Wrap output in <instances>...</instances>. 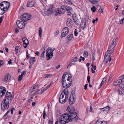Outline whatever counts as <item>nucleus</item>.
<instances>
[{
  "mask_svg": "<svg viewBox=\"0 0 124 124\" xmlns=\"http://www.w3.org/2000/svg\"><path fill=\"white\" fill-rule=\"evenodd\" d=\"M64 94H65V96L67 95L68 97L69 92L68 89H64L63 92L61 93L60 97H61L62 98H64Z\"/></svg>",
  "mask_w": 124,
  "mask_h": 124,
  "instance_id": "ddd939ff",
  "label": "nucleus"
},
{
  "mask_svg": "<svg viewBox=\"0 0 124 124\" xmlns=\"http://www.w3.org/2000/svg\"><path fill=\"white\" fill-rule=\"evenodd\" d=\"M46 12H47L45 10H43L41 12L42 14L44 16H46L47 15V13H46Z\"/></svg>",
  "mask_w": 124,
  "mask_h": 124,
  "instance_id": "c9c22d12",
  "label": "nucleus"
},
{
  "mask_svg": "<svg viewBox=\"0 0 124 124\" xmlns=\"http://www.w3.org/2000/svg\"><path fill=\"white\" fill-rule=\"evenodd\" d=\"M95 53H93L92 54V60L94 61L95 59Z\"/></svg>",
  "mask_w": 124,
  "mask_h": 124,
  "instance_id": "5fc2aeb1",
  "label": "nucleus"
},
{
  "mask_svg": "<svg viewBox=\"0 0 124 124\" xmlns=\"http://www.w3.org/2000/svg\"><path fill=\"white\" fill-rule=\"evenodd\" d=\"M116 46V45H115L114 47H113V48L110 51V52L109 53V54H113L114 53V48H115V46Z\"/></svg>",
  "mask_w": 124,
  "mask_h": 124,
  "instance_id": "4c0bfd02",
  "label": "nucleus"
},
{
  "mask_svg": "<svg viewBox=\"0 0 124 124\" xmlns=\"http://www.w3.org/2000/svg\"><path fill=\"white\" fill-rule=\"evenodd\" d=\"M75 109L70 111V120L72 121L73 120H76L78 118L77 113Z\"/></svg>",
  "mask_w": 124,
  "mask_h": 124,
  "instance_id": "20e7f679",
  "label": "nucleus"
},
{
  "mask_svg": "<svg viewBox=\"0 0 124 124\" xmlns=\"http://www.w3.org/2000/svg\"><path fill=\"white\" fill-rule=\"evenodd\" d=\"M53 122L52 120H50L48 122V124H52Z\"/></svg>",
  "mask_w": 124,
  "mask_h": 124,
  "instance_id": "774afa93",
  "label": "nucleus"
},
{
  "mask_svg": "<svg viewBox=\"0 0 124 124\" xmlns=\"http://www.w3.org/2000/svg\"><path fill=\"white\" fill-rule=\"evenodd\" d=\"M6 91L4 87L2 86L0 87V98L2 97Z\"/></svg>",
  "mask_w": 124,
  "mask_h": 124,
  "instance_id": "f8f14e48",
  "label": "nucleus"
},
{
  "mask_svg": "<svg viewBox=\"0 0 124 124\" xmlns=\"http://www.w3.org/2000/svg\"><path fill=\"white\" fill-rule=\"evenodd\" d=\"M71 10L72 8L67 5H63L61 6V8H59L56 9L55 15L57 16L59 14H64L65 11L67 13L71 14Z\"/></svg>",
  "mask_w": 124,
  "mask_h": 124,
  "instance_id": "f03ea898",
  "label": "nucleus"
},
{
  "mask_svg": "<svg viewBox=\"0 0 124 124\" xmlns=\"http://www.w3.org/2000/svg\"><path fill=\"white\" fill-rule=\"evenodd\" d=\"M124 23V18H123L119 21L118 23L119 24H123Z\"/></svg>",
  "mask_w": 124,
  "mask_h": 124,
  "instance_id": "79ce46f5",
  "label": "nucleus"
},
{
  "mask_svg": "<svg viewBox=\"0 0 124 124\" xmlns=\"http://www.w3.org/2000/svg\"><path fill=\"white\" fill-rule=\"evenodd\" d=\"M103 9V6H102L100 7L99 10V11L101 13H102Z\"/></svg>",
  "mask_w": 124,
  "mask_h": 124,
  "instance_id": "58836bf2",
  "label": "nucleus"
},
{
  "mask_svg": "<svg viewBox=\"0 0 124 124\" xmlns=\"http://www.w3.org/2000/svg\"><path fill=\"white\" fill-rule=\"evenodd\" d=\"M77 29H75L74 32V35L75 36H77L78 34V33L77 32Z\"/></svg>",
  "mask_w": 124,
  "mask_h": 124,
  "instance_id": "37998d69",
  "label": "nucleus"
},
{
  "mask_svg": "<svg viewBox=\"0 0 124 124\" xmlns=\"http://www.w3.org/2000/svg\"><path fill=\"white\" fill-rule=\"evenodd\" d=\"M7 10V9H5L3 8L2 9L0 7V15H3Z\"/></svg>",
  "mask_w": 124,
  "mask_h": 124,
  "instance_id": "b1692460",
  "label": "nucleus"
},
{
  "mask_svg": "<svg viewBox=\"0 0 124 124\" xmlns=\"http://www.w3.org/2000/svg\"><path fill=\"white\" fill-rule=\"evenodd\" d=\"M77 57H76L74 58L73 59H72L71 61L73 62H75L77 61Z\"/></svg>",
  "mask_w": 124,
  "mask_h": 124,
  "instance_id": "c03bdc74",
  "label": "nucleus"
},
{
  "mask_svg": "<svg viewBox=\"0 0 124 124\" xmlns=\"http://www.w3.org/2000/svg\"><path fill=\"white\" fill-rule=\"evenodd\" d=\"M19 48V47L18 46H16V47H15V50L16 51V52L17 54L18 53V50Z\"/></svg>",
  "mask_w": 124,
  "mask_h": 124,
  "instance_id": "603ef678",
  "label": "nucleus"
},
{
  "mask_svg": "<svg viewBox=\"0 0 124 124\" xmlns=\"http://www.w3.org/2000/svg\"><path fill=\"white\" fill-rule=\"evenodd\" d=\"M34 5V2L32 0H29L27 6L28 7H31L33 6Z\"/></svg>",
  "mask_w": 124,
  "mask_h": 124,
  "instance_id": "aec40b11",
  "label": "nucleus"
},
{
  "mask_svg": "<svg viewBox=\"0 0 124 124\" xmlns=\"http://www.w3.org/2000/svg\"><path fill=\"white\" fill-rule=\"evenodd\" d=\"M9 97H11V93L9 92L8 91H7L6 95L5 98V99H7V100H9Z\"/></svg>",
  "mask_w": 124,
  "mask_h": 124,
  "instance_id": "5701e85b",
  "label": "nucleus"
},
{
  "mask_svg": "<svg viewBox=\"0 0 124 124\" xmlns=\"http://www.w3.org/2000/svg\"><path fill=\"white\" fill-rule=\"evenodd\" d=\"M19 31V29L17 28H16L15 30V33H17Z\"/></svg>",
  "mask_w": 124,
  "mask_h": 124,
  "instance_id": "0e129e2a",
  "label": "nucleus"
},
{
  "mask_svg": "<svg viewBox=\"0 0 124 124\" xmlns=\"http://www.w3.org/2000/svg\"><path fill=\"white\" fill-rule=\"evenodd\" d=\"M75 93L74 92V91H72L71 93V95L70 96V97H72V96H74V94H75Z\"/></svg>",
  "mask_w": 124,
  "mask_h": 124,
  "instance_id": "3c124183",
  "label": "nucleus"
},
{
  "mask_svg": "<svg viewBox=\"0 0 124 124\" xmlns=\"http://www.w3.org/2000/svg\"><path fill=\"white\" fill-rule=\"evenodd\" d=\"M68 34H66L65 33V32H63L62 30V33H61V37H65Z\"/></svg>",
  "mask_w": 124,
  "mask_h": 124,
  "instance_id": "f704fd0d",
  "label": "nucleus"
},
{
  "mask_svg": "<svg viewBox=\"0 0 124 124\" xmlns=\"http://www.w3.org/2000/svg\"><path fill=\"white\" fill-rule=\"evenodd\" d=\"M23 78V77L21 75H20L18 77V81H20Z\"/></svg>",
  "mask_w": 124,
  "mask_h": 124,
  "instance_id": "4d7b16f0",
  "label": "nucleus"
},
{
  "mask_svg": "<svg viewBox=\"0 0 124 124\" xmlns=\"http://www.w3.org/2000/svg\"><path fill=\"white\" fill-rule=\"evenodd\" d=\"M42 28L41 27L39 28V36L40 37H41V35L42 33Z\"/></svg>",
  "mask_w": 124,
  "mask_h": 124,
  "instance_id": "e433bc0d",
  "label": "nucleus"
},
{
  "mask_svg": "<svg viewBox=\"0 0 124 124\" xmlns=\"http://www.w3.org/2000/svg\"><path fill=\"white\" fill-rule=\"evenodd\" d=\"M72 16V17L73 18V20L75 19V18L76 19L78 18V17L76 16V15L75 14L73 15Z\"/></svg>",
  "mask_w": 124,
  "mask_h": 124,
  "instance_id": "bf43d9fd",
  "label": "nucleus"
},
{
  "mask_svg": "<svg viewBox=\"0 0 124 124\" xmlns=\"http://www.w3.org/2000/svg\"><path fill=\"white\" fill-rule=\"evenodd\" d=\"M26 73V71H23L22 72L21 74L20 75H21V76H22L23 77V76L24 75V74H25Z\"/></svg>",
  "mask_w": 124,
  "mask_h": 124,
  "instance_id": "052dcab7",
  "label": "nucleus"
},
{
  "mask_svg": "<svg viewBox=\"0 0 124 124\" xmlns=\"http://www.w3.org/2000/svg\"><path fill=\"white\" fill-rule=\"evenodd\" d=\"M62 87L65 88V89H68L67 88L70 87L72 84V79H71V81L69 82H70V83H68V84H67V83H66V84L65 86H64V85H63L64 82V81H63V80H62Z\"/></svg>",
  "mask_w": 124,
  "mask_h": 124,
  "instance_id": "9d476101",
  "label": "nucleus"
},
{
  "mask_svg": "<svg viewBox=\"0 0 124 124\" xmlns=\"http://www.w3.org/2000/svg\"><path fill=\"white\" fill-rule=\"evenodd\" d=\"M70 115L68 113H65L60 116L61 117L66 120V123H68L69 121H70Z\"/></svg>",
  "mask_w": 124,
  "mask_h": 124,
  "instance_id": "0eeeda50",
  "label": "nucleus"
},
{
  "mask_svg": "<svg viewBox=\"0 0 124 124\" xmlns=\"http://www.w3.org/2000/svg\"><path fill=\"white\" fill-rule=\"evenodd\" d=\"M119 87L122 88L123 91L124 92V84H123L121 86L120 85Z\"/></svg>",
  "mask_w": 124,
  "mask_h": 124,
  "instance_id": "6e6d98bb",
  "label": "nucleus"
},
{
  "mask_svg": "<svg viewBox=\"0 0 124 124\" xmlns=\"http://www.w3.org/2000/svg\"><path fill=\"white\" fill-rule=\"evenodd\" d=\"M31 58V60L30 61V64L32 65L34 64V62H35V57H30Z\"/></svg>",
  "mask_w": 124,
  "mask_h": 124,
  "instance_id": "412c9836",
  "label": "nucleus"
},
{
  "mask_svg": "<svg viewBox=\"0 0 124 124\" xmlns=\"http://www.w3.org/2000/svg\"><path fill=\"white\" fill-rule=\"evenodd\" d=\"M62 30L63 32H65L66 34H68L69 32V28L67 27H65Z\"/></svg>",
  "mask_w": 124,
  "mask_h": 124,
  "instance_id": "bb28decb",
  "label": "nucleus"
},
{
  "mask_svg": "<svg viewBox=\"0 0 124 124\" xmlns=\"http://www.w3.org/2000/svg\"><path fill=\"white\" fill-rule=\"evenodd\" d=\"M119 78V79L117 80L118 81V85H120L121 83L122 82H124V81L123 80V79L122 78Z\"/></svg>",
  "mask_w": 124,
  "mask_h": 124,
  "instance_id": "c85d7f7f",
  "label": "nucleus"
},
{
  "mask_svg": "<svg viewBox=\"0 0 124 124\" xmlns=\"http://www.w3.org/2000/svg\"><path fill=\"white\" fill-rule=\"evenodd\" d=\"M22 40L23 42L24 47L26 48L29 44V41L25 37H23L22 38Z\"/></svg>",
  "mask_w": 124,
  "mask_h": 124,
  "instance_id": "9b49d317",
  "label": "nucleus"
},
{
  "mask_svg": "<svg viewBox=\"0 0 124 124\" xmlns=\"http://www.w3.org/2000/svg\"><path fill=\"white\" fill-rule=\"evenodd\" d=\"M39 90H38L35 93L36 94H41V92H39Z\"/></svg>",
  "mask_w": 124,
  "mask_h": 124,
  "instance_id": "e2e57ef3",
  "label": "nucleus"
},
{
  "mask_svg": "<svg viewBox=\"0 0 124 124\" xmlns=\"http://www.w3.org/2000/svg\"><path fill=\"white\" fill-rule=\"evenodd\" d=\"M74 22L75 23V24L77 25H78L79 23V20L78 19V18H75L73 19Z\"/></svg>",
  "mask_w": 124,
  "mask_h": 124,
  "instance_id": "a878e982",
  "label": "nucleus"
},
{
  "mask_svg": "<svg viewBox=\"0 0 124 124\" xmlns=\"http://www.w3.org/2000/svg\"><path fill=\"white\" fill-rule=\"evenodd\" d=\"M86 19L83 18H82L81 20L80 26L82 29L84 30L86 28Z\"/></svg>",
  "mask_w": 124,
  "mask_h": 124,
  "instance_id": "1a4fd4ad",
  "label": "nucleus"
},
{
  "mask_svg": "<svg viewBox=\"0 0 124 124\" xmlns=\"http://www.w3.org/2000/svg\"><path fill=\"white\" fill-rule=\"evenodd\" d=\"M59 33V32L57 30L56 31L55 33V36H57L58 35Z\"/></svg>",
  "mask_w": 124,
  "mask_h": 124,
  "instance_id": "69168bd1",
  "label": "nucleus"
},
{
  "mask_svg": "<svg viewBox=\"0 0 124 124\" xmlns=\"http://www.w3.org/2000/svg\"><path fill=\"white\" fill-rule=\"evenodd\" d=\"M74 109H72V108L71 107V108H70L69 107L67 108V111H68L69 112V113H70V111H72L73 110H74Z\"/></svg>",
  "mask_w": 124,
  "mask_h": 124,
  "instance_id": "49530a36",
  "label": "nucleus"
},
{
  "mask_svg": "<svg viewBox=\"0 0 124 124\" xmlns=\"http://www.w3.org/2000/svg\"><path fill=\"white\" fill-rule=\"evenodd\" d=\"M105 79H106L105 78H103V80H102V82H101V83L100 87H101L102 85L104 83V82L106 81Z\"/></svg>",
  "mask_w": 124,
  "mask_h": 124,
  "instance_id": "a19ab883",
  "label": "nucleus"
},
{
  "mask_svg": "<svg viewBox=\"0 0 124 124\" xmlns=\"http://www.w3.org/2000/svg\"><path fill=\"white\" fill-rule=\"evenodd\" d=\"M66 3L70 4H72V3L71 2V0H64Z\"/></svg>",
  "mask_w": 124,
  "mask_h": 124,
  "instance_id": "ea45409f",
  "label": "nucleus"
},
{
  "mask_svg": "<svg viewBox=\"0 0 124 124\" xmlns=\"http://www.w3.org/2000/svg\"><path fill=\"white\" fill-rule=\"evenodd\" d=\"M111 54H106V53L103 63L105 64L107 63L109 60V62H110L111 60V57H110V56H111Z\"/></svg>",
  "mask_w": 124,
  "mask_h": 124,
  "instance_id": "423d86ee",
  "label": "nucleus"
},
{
  "mask_svg": "<svg viewBox=\"0 0 124 124\" xmlns=\"http://www.w3.org/2000/svg\"><path fill=\"white\" fill-rule=\"evenodd\" d=\"M9 100H6L5 99L2 101L1 104V109L2 111L4 112L8 109L9 105Z\"/></svg>",
  "mask_w": 124,
  "mask_h": 124,
  "instance_id": "7ed1b4c3",
  "label": "nucleus"
},
{
  "mask_svg": "<svg viewBox=\"0 0 124 124\" xmlns=\"http://www.w3.org/2000/svg\"><path fill=\"white\" fill-rule=\"evenodd\" d=\"M92 11L93 12H94L96 11L95 7L94 6H93L91 8Z\"/></svg>",
  "mask_w": 124,
  "mask_h": 124,
  "instance_id": "8fccbe9b",
  "label": "nucleus"
},
{
  "mask_svg": "<svg viewBox=\"0 0 124 124\" xmlns=\"http://www.w3.org/2000/svg\"><path fill=\"white\" fill-rule=\"evenodd\" d=\"M46 112L45 110H44L43 114V118L44 119L46 118Z\"/></svg>",
  "mask_w": 124,
  "mask_h": 124,
  "instance_id": "a18cd8bd",
  "label": "nucleus"
},
{
  "mask_svg": "<svg viewBox=\"0 0 124 124\" xmlns=\"http://www.w3.org/2000/svg\"><path fill=\"white\" fill-rule=\"evenodd\" d=\"M4 64V62L2 60H0V66Z\"/></svg>",
  "mask_w": 124,
  "mask_h": 124,
  "instance_id": "680f3d73",
  "label": "nucleus"
},
{
  "mask_svg": "<svg viewBox=\"0 0 124 124\" xmlns=\"http://www.w3.org/2000/svg\"><path fill=\"white\" fill-rule=\"evenodd\" d=\"M118 81L117 80L116 81L114 82V85H118Z\"/></svg>",
  "mask_w": 124,
  "mask_h": 124,
  "instance_id": "338daca9",
  "label": "nucleus"
},
{
  "mask_svg": "<svg viewBox=\"0 0 124 124\" xmlns=\"http://www.w3.org/2000/svg\"><path fill=\"white\" fill-rule=\"evenodd\" d=\"M10 78V75H9V74H6L4 77V81L5 82H8Z\"/></svg>",
  "mask_w": 124,
  "mask_h": 124,
  "instance_id": "4468645a",
  "label": "nucleus"
},
{
  "mask_svg": "<svg viewBox=\"0 0 124 124\" xmlns=\"http://www.w3.org/2000/svg\"><path fill=\"white\" fill-rule=\"evenodd\" d=\"M101 121L100 119H99L96 121V124H101Z\"/></svg>",
  "mask_w": 124,
  "mask_h": 124,
  "instance_id": "09e8293b",
  "label": "nucleus"
},
{
  "mask_svg": "<svg viewBox=\"0 0 124 124\" xmlns=\"http://www.w3.org/2000/svg\"><path fill=\"white\" fill-rule=\"evenodd\" d=\"M59 122L61 124H64L66 123V120H65L61 117H60Z\"/></svg>",
  "mask_w": 124,
  "mask_h": 124,
  "instance_id": "4be33fe9",
  "label": "nucleus"
},
{
  "mask_svg": "<svg viewBox=\"0 0 124 124\" xmlns=\"http://www.w3.org/2000/svg\"><path fill=\"white\" fill-rule=\"evenodd\" d=\"M10 5L9 2L6 1H3L0 3V5L1 7H3V9L7 10L9 7Z\"/></svg>",
  "mask_w": 124,
  "mask_h": 124,
  "instance_id": "39448f33",
  "label": "nucleus"
},
{
  "mask_svg": "<svg viewBox=\"0 0 124 124\" xmlns=\"http://www.w3.org/2000/svg\"><path fill=\"white\" fill-rule=\"evenodd\" d=\"M118 38H116L115 39H114L112 41V46L114 45L116 43V41L117 39Z\"/></svg>",
  "mask_w": 124,
  "mask_h": 124,
  "instance_id": "7c9ffc66",
  "label": "nucleus"
},
{
  "mask_svg": "<svg viewBox=\"0 0 124 124\" xmlns=\"http://www.w3.org/2000/svg\"><path fill=\"white\" fill-rule=\"evenodd\" d=\"M105 111L107 113L109 112L110 110V107L109 106H107L106 107H104Z\"/></svg>",
  "mask_w": 124,
  "mask_h": 124,
  "instance_id": "c756f323",
  "label": "nucleus"
},
{
  "mask_svg": "<svg viewBox=\"0 0 124 124\" xmlns=\"http://www.w3.org/2000/svg\"><path fill=\"white\" fill-rule=\"evenodd\" d=\"M68 98V96L67 95L65 96V98L64 99L62 98L61 97H60L59 99V101L61 103H64L66 102V100Z\"/></svg>",
  "mask_w": 124,
  "mask_h": 124,
  "instance_id": "dca6fc26",
  "label": "nucleus"
},
{
  "mask_svg": "<svg viewBox=\"0 0 124 124\" xmlns=\"http://www.w3.org/2000/svg\"><path fill=\"white\" fill-rule=\"evenodd\" d=\"M53 9L52 7L51 6H50L49 8L46 11L47 12L46 13H47V15L49 16L51 14V13L53 12Z\"/></svg>",
  "mask_w": 124,
  "mask_h": 124,
  "instance_id": "a211bd4d",
  "label": "nucleus"
},
{
  "mask_svg": "<svg viewBox=\"0 0 124 124\" xmlns=\"http://www.w3.org/2000/svg\"><path fill=\"white\" fill-rule=\"evenodd\" d=\"M73 37V34H71L67 36V39H68V40L70 41L72 40Z\"/></svg>",
  "mask_w": 124,
  "mask_h": 124,
  "instance_id": "393cba45",
  "label": "nucleus"
},
{
  "mask_svg": "<svg viewBox=\"0 0 124 124\" xmlns=\"http://www.w3.org/2000/svg\"><path fill=\"white\" fill-rule=\"evenodd\" d=\"M52 75L51 74H45L44 77V78H49Z\"/></svg>",
  "mask_w": 124,
  "mask_h": 124,
  "instance_id": "2f4dec72",
  "label": "nucleus"
},
{
  "mask_svg": "<svg viewBox=\"0 0 124 124\" xmlns=\"http://www.w3.org/2000/svg\"><path fill=\"white\" fill-rule=\"evenodd\" d=\"M49 48L46 51V59L47 60H49L50 59L52 58L53 56V53L51 52V51H49Z\"/></svg>",
  "mask_w": 124,
  "mask_h": 124,
  "instance_id": "6e6552de",
  "label": "nucleus"
},
{
  "mask_svg": "<svg viewBox=\"0 0 124 124\" xmlns=\"http://www.w3.org/2000/svg\"><path fill=\"white\" fill-rule=\"evenodd\" d=\"M89 0L93 4H97L98 1V0Z\"/></svg>",
  "mask_w": 124,
  "mask_h": 124,
  "instance_id": "cd10ccee",
  "label": "nucleus"
},
{
  "mask_svg": "<svg viewBox=\"0 0 124 124\" xmlns=\"http://www.w3.org/2000/svg\"><path fill=\"white\" fill-rule=\"evenodd\" d=\"M112 45H110L109 46L108 48L107 51L106 53V54H109L110 52V50L111 49V47L112 46Z\"/></svg>",
  "mask_w": 124,
  "mask_h": 124,
  "instance_id": "473e14b6",
  "label": "nucleus"
},
{
  "mask_svg": "<svg viewBox=\"0 0 124 124\" xmlns=\"http://www.w3.org/2000/svg\"><path fill=\"white\" fill-rule=\"evenodd\" d=\"M66 72H65L64 73L63 75L62 78V80H63V81H64V85H64V86H65L66 84V80L65 79V76L66 75H67V73H66Z\"/></svg>",
  "mask_w": 124,
  "mask_h": 124,
  "instance_id": "6ab92c4d",
  "label": "nucleus"
},
{
  "mask_svg": "<svg viewBox=\"0 0 124 124\" xmlns=\"http://www.w3.org/2000/svg\"><path fill=\"white\" fill-rule=\"evenodd\" d=\"M56 115L58 117L59 116H60L61 113L60 112V110H57L56 113Z\"/></svg>",
  "mask_w": 124,
  "mask_h": 124,
  "instance_id": "72a5a7b5",
  "label": "nucleus"
},
{
  "mask_svg": "<svg viewBox=\"0 0 124 124\" xmlns=\"http://www.w3.org/2000/svg\"><path fill=\"white\" fill-rule=\"evenodd\" d=\"M21 21L18 20L16 22V24L20 29L23 28L25 26L27 21L30 19L31 16L27 13H25L21 17Z\"/></svg>",
  "mask_w": 124,
  "mask_h": 124,
  "instance_id": "f257e3e1",
  "label": "nucleus"
},
{
  "mask_svg": "<svg viewBox=\"0 0 124 124\" xmlns=\"http://www.w3.org/2000/svg\"><path fill=\"white\" fill-rule=\"evenodd\" d=\"M84 56L85 57H87L88 55V53L87 51H85L84 53Z\"/></svg>",
  "mask_w": 124,
  "mask_h": 124,
  "instance_id": "de8ad7c7",
  "label": "nucleus"
},
{
  "mask_svg": "<svg viewBox=\"0 0 124 124\" xmlns=\"http://www.w3.org/2000/svg\"><path fill=\"white\" fill-rule=\"evenodd\" d=\"M76 98L75 96H72V97H70L69 100V103L70 104H72L75 102Z\"/></svg>",
  "mask_w": 124,
  "mask_h": 124,
  "instance_id": "f3484780",
  "label": "nucleus"
},
{
  "mask_svg": "<svg viewBox=\"0 0 124 124\" xmlns=\"http://www.w3.org/2000/svg\"><path fill=\"white\" fill-rule=\"evenodd\" d=\"M45 52V51H43L42 53V54H41V58H42V57L44 58V54Z\"/></svg>",
  "mask_w": 124,
  "mask_h": 124,
  "instance_id": "13d9d810",
  "label": "nucleus"
},
{
  "mask_svg": "<svg viewBox=\"0 0 124 124\" xmlns=\"http://www.w3.org/2000/svg\"><path fill=\"white\" fill-rule=\"evenodd\" d=\"M73 62H72V61H71V62L69 63V65H68L67 67V68H68V67H70L72 65L74 64V63H73Z\"/></svg>",
  "mask_w": 124,
  "mask_h": 124,
  "instance_id": "864d4df0",
  "label": "nucleus"
},
{
  "mask_svg": "<svg viewBox=\"0 0 124 124\" xmlns=\"http://www.w3.org/2000/svg\"><path fill=\"white\" fill-rule=\"evenodd\" d=\"M72 21L71 19L68 18L67 19L66 24L67 26L69 27H72Z\"/></svg>",
  "mask_w": 124,
  "mask_h": 124,
  "instance_id": "2eb2a0df",
  "label": "nucleus"
}]
</instances>
